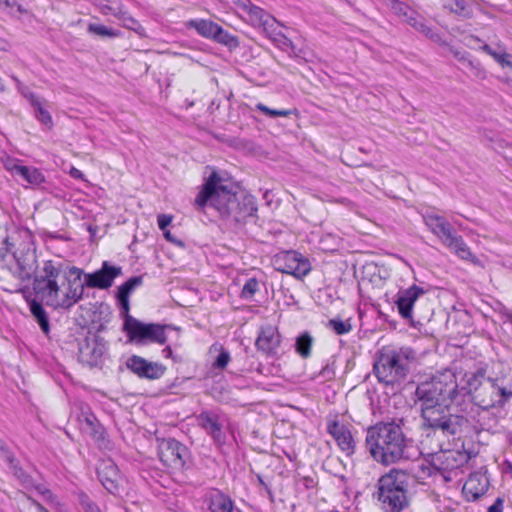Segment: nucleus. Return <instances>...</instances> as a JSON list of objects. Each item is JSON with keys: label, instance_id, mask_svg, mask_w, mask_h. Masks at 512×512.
<instances>
[{"label": "nucleus", "instance_id": "9d476101", "mask_svg": "<svg viewBox=\"0 0 512 512\" xmlns=\"http://www.w3.org/2000/svg\"><path fill=\"white\" fill-rule=\"evenodd\" d=\"M3 247H0V269L10 273L15 279L22 282L31 278L33 268L26 262V259L19 257L12 251L14 246L10 238L6 237L3 241Z\"/></svg>", "mask_w": 512, "mask_h": 512}, {"label": "nucleus", "instance_id": "4468645a", "mask_svg": "<svg viewBox=\"0 0 512 512\" xmlns=\"http://www.w3.org/2000/svg\"><path fill=\"white\" fill-rule=\"evenodd\" d=\"M158 442L159 458L165 466L175 469L185 466L186 459L189 456V451L185 445L174 438L161 439Z\"/></svg>", "mask_w": 512, "mask_h": 512}, {"label": "nucleus", "instance_id": "ea45409f", "mask_svg": "<svg viewBox=\"0 0 512 512\" xmlns=\"http://www.w3.org/2000/svg\"><path fill=\"white\" fill-rule=\"evenodd\" d=\"M88 32L101 37L110 38L117 37L119 35V33L116 30L108 28L102 24H89Z\"/></svg>", "mask_w": 512, "mask_h": 512}, {"label": "nucleus", "instance_id": "b1692460", "mask_svg": "<svg viewBox=\"0 0 512 512\" xmlns=\"http://www.w3.org/2000/svg\"><path fill=\"white\" fill-rule=\"evenodd\" d=\"M263 31L280 49H290L294 57H300L301 50H297L294 43L279 29V23L275 18L273 19V23L266 24Z\"/></svg>", "mask_w": 512, "mask_h": 512}, {"label": "nucleus", "instance_id": "1a4fd4ad", "mask_svg": "<svg viewBox=\"0 0 512 512\" xmlns=\"http://www.w3.org/2000/svg\"><path fill=\"white\" fill-rule=\"evenodd\" d=\"M166 326L161 324H145L134 317H129L124 330L131 342L146 344L148 342L164 344L167 341Z\"/></svg>", "mask_w": 512, "mask_h": 512}, {"label": "nucleus", "instance_id": "e2e57ef3", "mask_svg": "<svg viewBox=\"0 0 512 512\" xmlns=\"http://www.w3.org/2000/svg\"><path fill=\"white\" fill-rule=\"evenodd\" d=\"M258 481H259L260 485H262L263 487H265V489L270 493V490H269V488H268L267 484L264 482V480L262 479V477H261V476H258Z\"/></svg>", "mask_w": 512, "mask_h": 512}, {"label": "nucleus", "instance_id": "aec40b11", "mask_svg": "<svg viewBox=\"0 0 512 512\" xmlns=\"http://www.w3.org/2000/svg\"><path fill=\"white\" fill-rule=\"evenodd\" d=\"M13 80L17 83L19 92L29 101L30 105L35 111L36 119L45 125L48 129L53 126V120L50 113L44 108V101L37 96L35 93L19 81L18 78L13 77Z\"/></svg>", "mask_w": 512, "mask_h": 512}, {"label": "nucleus", "instance_id": "4be33fe9", "mask_svg": "<svg viewBox=\"0 0 512 512\" xmlns=\"http://www.w3.org/2000/svg\"><path fill=\"white\" fill-rule=\"evenodd\" d=\"M97 474L104 488L110 493L118 491V482L120 479L119 470L116 464L110 460H102L97 466Z\"/></svg>", "mask_w": 512, "mask_h": 512}, {"label": "nucleus", "instance_id": "37998d69", "mask_svg": "<svg viewBox=\"0 0 512 512\" xmlns=\"http://www.w3.org/2000/svg\"><path fill=\"white\" fill-rule=\"evenodd\" d=\"M8 461L10 463V469L13 474L23 483H30V477L25 473V471L18 465V463L13 459L12 456H8Z\"/></svg>", "mask_w": 512, "mask_h": 512}, {"label": "nucleus", "instance_id": "864d4df0", "mask_svg": "<svg viewBox=\"0 0 512 512\" xmlns=\"http://www.w3.org/2000/svg\"><path fill=\"white\" fill-rule=\"evenodd\" d=\"M504 500L498 497L495 502L488 508V512H502Z\"/></svg>", "mask_w": 512, "mask_h": 512}, {"label": "nucleus", "instance_id": "8fccbe9b", "mask_svg": "<svg viewBox=\"0 0 512 512\" xmlns=\"http://www.w3.org/2000/svg\"><path fill=\"white\" fill-rule=\"evenodd\" d=\"M173 217L167 214H159L157 216V224L161 231H165L171 224Z\"/></svg>", "mask_w": 512, "mask_h": 512}, {"label": "nucleus", "instance_id": "dca6fc26", "mask_svg": "<svg viewBox=\"0 0 512 512\" xmlns=\"http://www.w3.org/2000/svg\"><path fill=\"white\" fill-rule=\"evenodd\" d=\"M126 366L139 378L148 380L160 379L166 371V367L164 365L158 362L148 361L137 355H133L128 358Z\"/></svg>", "mask_w": 512, "mask_h": 512}, {"label": "nucleus", "instance_id": "7c9ffc66", "mask_svg": "<svg viewBox=\"0 0 512 512\" xmlns=\"http://www.w3.org/2000/svg\"><path fill=\"white\" fill-rule=\"evenodd\" d=\"M30 312L33 315V317L37 320L41 330L45 334H48L50 331L49 319L42 304L36 300H32L30 302Z\"/></svg>", "mask_w": 512, "mask_h": 512}, {"label": "nucleus", "instance_id": "423d86ee", "mask_svg": "<svg viewBox=\"0 0 512 512\" xmlns=\"http://www.w3.org/2000/svg\"><path fill=\"white\" fill-rule=\"evenodd\" d=\"M410 475L407 471L392 468L377 481L374 498L385 512H401L409 505L408 487Z\"/></svg>", "mask_w": 512, "mask_h": 512}, {"label": "nucleus", "instance_id": "ddd939ff", "mask_svg": "<svg viewBox=\"0 0 512 512\" xmlns=\"http://www.w3.org/2000/svg\"><path fill=\"white\" fill-rule=\"evenodd\" d=\"M106 350L107 346L104 338L95 333H89L79 341L78 359L90 367L97 366L101 363Z\"/></svg>", "mask_w": 512, "mask_h": 512}, {"label": "nucleus", "instance_id": "6e6d98bb", "mask_svg": "<svg viewBox=\"0 0 512 512\" xmlns=\"http://www.w3.org/2000/svg\"><path fill=\"white\" fill-rule=\"evenodd\" d=\"M162 353H163L165 358H172L176 362L181 360L180 358H177V357L173 356V351H172L170 346L165 347L163 349Z\"/></svg>", "mask_w": 512, "mask_h": 512}, {"label": "nucleus", "instance_id": "09e8293b", "mask_svg": "<svg viewBox=\"0 0 512 512\" xmlns=\"http://www.w3.org/2000/svg\"><path fill=\"white\" fill-rule=\"evenodd\" d=\"M491 57H493L494 60L502 67H506L510 64L509 61L512 59V54L506 52L501 53L495 50Z\"/></svg>", "mask_w": 512, "mask_h": 512}, {"label": "nucleus", "instance_id": "a18cd8bd", "mask_svg": "<svg viewBox=\"0 0 512 512\" xmlns=\"http://www.w3.org/2000/svg\"><path fill=\"white\" fill-rule=\"evenodd\" d=\"M230 353L228 350L221 347L219 355L216 357L213 367L216 369H224L230 361Z\"/></svg>", "mask_w": 512, "mask_h": 512}, {"label": "nucleus", "instance_id": "72a5a7b5", "mask_svg": "<svg viewBox=\"0 0 512 512\" xmlns=\"http://www.w3.org/2000/svg\"><path fill=\"white\" fill-rule=\"evenodd\" d=\"M454 56L462 62L464 65L467 66L471 71H473L474 75L479 78L485 77V72L480 68V65L477 61L471 58L469 53L467 52H461V51H455Z\"/></svg>", "mask_w": 512, "mask_h": 512}, {"label": "nucleus", "instance_id": "79ce46f5", "mask_svg": "<svg viewBox=\"0 0 512 512\" xmlns=\"http://www.w3.org/2000/svg\"><path fill=\"white\" fill-rule=\"evenodd\" d=\"M255 109L260 111V112H262L263 114L269 116L270 118L288 117V116H290L292 114V110H286V109L276 110V109H271V108L267 107L266 105H264L262 103L256 104Z\"/></svg>", "mask_w": 512, "mask_h": 512}, {"label": "nucleus", "instance_id": "f8f14e48", "mask_svg": "<svg viewBox=\"0 0 512 512\" xmlns=\"http://www.w3.org/2000/svg\"><path fill=\"white\" fill-rule=\"evenodd\" d=\"M122 273L123 271L121 266L114 265L109 261H103L100 269L92 273L83 272L82 276L84 277V282H81L83 291L86 287L91 289L107 290L113 285L114 280L121 276Z\"/></svg>", "mask_w": 512, "mask_h": 512}, {"label": "nucleus", "instance_id": "bf43d9fd", "mask_svg": "<svg viewBox=\"0 0 512 512\" xmlns=\"http://www.w3.org/2000/svg\"><path fill=\"white\" fill-rule=\"evenodd\" d=\"M10 48V44L3 38H0V51H8Z\"/></svg>", "mask_w": 512, "mask_h": 512}, {"label": "nucleus", "instance_id": "39448f33", "mask_svg": "<svg viewBox=\"0 0 512 512\" xmlns=\"http://www.w3.org/2000/svg\"><path fill=\"white\" fill-rule=\"evenodd\" d=\"M464 377L467 397L471 396L472 401L483 410L503 407L512 397V390L499 385L497 379L487 378L484 368L467 372Z\"/></svg>", "mask_w": 512, "mask_h": 512}, {"label": "nucleus", "instance_id": "a19ab883", "mask_svg": "<svg viewBox=\"0 0 512 512\" xmlns=\"http://www.w3.org/2000/svg\"><path fill=\"white\" fill-rule=\"evenodd\" d=\"M259 290V282L256 278H249L241 291V298L243 299H252L256 292Z\"/></svg>", "mask_w": 512, "mask_h": 512}, {"label": "nucleus", "instance_id": "473e14b6", "mask_svg": "<svg viewBox=\"0 0 512 512\" xmlns=\"http://www.w3.org/2000/svg\"><path fill=\"white\" fill-rule=\"evenodd\" d=\"M21 178L33 185H39L45 181V177L42 172L35 167H28L22 165L18 168V173Z\"/></svg>", "mask_w": 512, "mask_h": 512}, {"label": "nucleus", "instance_id": "49530a36", "mask_svg": "<svg viewBox=\"0 0 512 512\" xmlns=\"http://www.w3.org/2000/svg\"><path fill=\"white\" fill-rule=\"evenodd\" d=\"M452 12L466 16L469 14L468 5L465 0H453V3L450 6Z\"/></svg>", "mask_w": 512, "mask_h": 512}, {"label": "nucleus", "instance_id": "4d7b16f0", "mask_svg": "<svg viewBox=\"0 0 512 512\" xmlns=\"http://www.w3.org/2000/svg\"><path fill=\"white\" fill-rule=\"evenodd\" d=\"M394 8L397 10L398 13L403 14L406 17V19L410 16L407 13L408 7L405 6L404 4L398 2L396 3V6Z\"/></svg>", "mask_w": 512, "mask_h": 512}, {"label": "nucleus", "instance_id": "e433bc0d", "mask_svg": "<svg viewBox=\"0 0 512 512\" xmlns=\"http://www.w3.org/2000/svg\"><path fill=\"white\" fill-rule=\"evenodd\" d=\"M213 40L220 44H224L229 48H236L239 45L237 37L231 35L219 25L215 31Z\"/></svg>", "mask_w": 512, "mask_h": 512}, {"label": "nucleus", "instance_id": "7ed1b4c3", "mask_svg": "<svg viewBox=\"0 0 512 512\" xmlns=\"http://www.w3.org/2000/svg\"><path fill=\"white\" fill-rule=\"evenodd\" d=\"M366 446L375 461L389 465L404 457L407 439L400 425L380 422L367 430Z\"/></svg>", "mask_w": 512, "mask_h": 512}, {"label": "nucleus", "instance_id": "de8ad7c7", "mask_svg": "<svg viewBox=\"0 0 512 512\" xmlns=\"http://www.w3.org/2000/svg\"><path fill=\"white\" fill-rule=\"evenodd\" d=\"M79 500L85 512H102L100 508L95 503H93L87 495L81 494Z\"/></svg>", "mask_w": 512, "mask_h": 512}, {"label": "nucleus", "instance_id": "3c124183", "mask_svg": "<svg viewBox=\"0 0 512 512\" xmlns=\"http://www.w3.org/2000/svg\"><path fill=\"white\" fill-rule=\"evenodd\" d=\"M22 165L18 164V160L16 159H13V158H7L5 161H4V167L8 170V171H11L13 173H15L17 175L18 173V168L21 167Z\"/></svg>", "mask_w": 512, "mask_h": 512}, {"label": "nucleus", "instance_id": "6e6552de", "mask_svg": "<svg viewBox=\"0 0 512 512\" xmlns=\"http://www.w3.org/2000/svg\"><path fill=\"white\" fill-rule=\"evenodd\" d=\"M424 221L431 232L436 235L444 245L454 251V253L464 260L475 261L476 257L472 254L462 236L457 235L451 224L442 216L436 214H426Z\"/></svg>", "mask_w": 512, "mask_h": 512}, {"label": "nucleus", "instance_id": "2eb2a0df", "mask_svg": "<svg viewBox=\"0 0 512 512\" xmlns=\"http://www.w3.org/2000/svg\"><path fill=\"white\" fill-rule=\"evenodd\" d=\"M276 263L279 264L277 267L278 271L293 275L298 279L306 276L311 270V265L308 259L295 251H288L284 253L281 258L276 260Z\"/></svg>", "mask_w": 512, "mask_h": 512}, {"label": "nucleus", "instance_id": "6ab92c4d", "mask_svg": "<svg viewBox=\"0 0 512 512\" xmlns=\"http://www.w3.org/2000/svg\"><path fill=\"white\" fill-rule=\"evenodd\" d=\"M281 344V335L278 328L271 324L262 325L259 328L255 341L256 348L268 356L277 354Z\"/></svg>", "mask_w": 512, "mask_h": 512}, {"label": "nucleus", "instance_id": "f704fd0d", "mask_svg": "<svg viewBox=\"0 0 512 512\" xmlns=\"http://www.w3.org/2000/svg\"><path fill=\"white\" fill-rule=\"evenodd\" d=\"M313 345V338L308 333H303L297 337L295 348L297 353L302 358H308L311 355V348Z\"/></svg>", "mask_w": 512, "mask_h": 512}, {"label": "nucleus", "instance_id": "9b49d317", "mask_svg": "<svg viewBox=\"0 0 512 512\" xmlns=\"http://www.w3.org/2000/svg\"><path fill=\"white\" fill-rule=\"evenodd\" d=\"M437 448L438 451L431 453V465L437 471L442 472L444 479L448 481L451 478L445 473L463 467L467 464L470 456L466 450L445 449L442 443H439Z\"/></svg>", "mask_w": 512, "mask_h": 512}, {"label": "nucleus", "instance_id": "a211bd4d", "mask_svg": "<svg viewBox=\"0 0 512 512\" xmlns=\"http://www.w3.org/2000/svg\"><path fill=\"white\" fill-rule=\"evenodd\" d=\"M424 294L425 290L415 284L398 291L394 303L403 319L410 320L413 318V306L419 297Z\"/></svg>", "mask_w": 512, "mask_h": 512}, {"label": "nucleus", "instance_id": "680f3d73", "mask_svg": "<svg viewBox=\"0 0 512 512\" xmlns=\"http://www.w3.org/2000/svg\"><path fill=\"white\" fill-rule=\"evenodd\" d=\"M35 510L37 512H49L44 506H42L40 503H35Z\"/></svg>", "mask_w": 512, "mask_h": 512}, {"label": "nucleus", "instance_id": "5701e85b", "mask_svg": "<svg viewBox=\"0 0 512 512\" xmlns=\"http://www.w3.org/2000/svg\"><path fill=\"white\" fill-rule=\"evenodd\" d=\"M489 485V479L485 475L472 473L464 483L463 493L468 501H476L487 492Z\"/></svg>", "mask_w": 512, "mask_h": 512}, {"label": "nucleus", "instance_id": "412c9836", "mask_svg": "<svg viewBox=\"0 0 512 512\" xmlns=\"http://www.w3.org/2000/svg\"><path fill=\"white\" fill-rule=\"evenodd\" d=\"M327 431L334 438L337 445L343 452L347 455L354 453L355 442L351 432L345 425L340 424L337 420H332L328 422Z\"/></svg>", "mask_w": 512, "mask_h": 512}, {"label": "nucleus", "instance_id": "20e7f679", "mask_svg": "<svg viewBox=\"0 0 512 512\" xmlns=\"http://www.w3.org/2000/svg\"><path fill=\"white\" fill-rule=\"evenodd\" d=\"M69 276L65 274L67 288L62 290L58 280H34L33 289L36 296L47 306L53 308L70 309L83 298L81 278L83 270L72 266L68 269Z\"/></svg>", "mask_w": 512, "mask_h": 512}, {"label": "nucleus", "instance_id": "c03bdc74", "mask_svg": "<svg viewBox=\"0 0 512 512\" xmlns=\"http://www.w3.org/2000/svg\"><path fill=\"white\" fill-rule=\"evenodd\" d=\"M116 297L118 299L119 306H120V315L124 320L123 330H125L127 327V320L129 319V317H132L129 314V310H130L129 297H124V296H116Z\"/></svg>", "mask_w": 512, "mask_h": 512}, {"label": "nucleus", "instance_id": "13d9d810", "mask_svg": "<svg viewBox=\"0 0 512 512\" xmlns=\"http://www.w3.org/2000/svg\"><path fill=\"white\" fill-rule=\"evenodd\" d=\"M70 175L73 178H76V179H82L83 178V173L80 170L76 169V168H72L71 169Z\"/></svg>", "mask_w": 512, "mask_h": 512}, {"label": "nucleus", "instance_id": "f03ea898", "mask_svg": "<svg viewBox=\"0 0 512 512\" xmlns=\"http://www.w3.org/2000/svg\"><path fill=\"white\" fill-rule=\"evenodd\" d=\"M237 189L232 181L213 171L197 194L194 204L199 210L206 206L215 209L223 220L230 223L243 224L255 216L257 205L253 196Z\"/></svg>", "mask_w": 512, "mask_h": 512}, {"label": "nucleus", "instance_id": "2f4dec72", "mask_svg": "<svg viewBox=\"0 0 512 512\" xmlns=\"http://www.w3.org/2000/svg\"><path fill=\"white\" fill-rule=\"evenodd\" d=\"M42 275L36 276L34 280H58L63 273V265L47 260L43 264Z\"/></svg>", "mask_w": 512, "mask_h": 512}, {"label": "nucleus", "instance_id": "a878e982", "mask_svg": "<svg viewBox=\"0 0 512 512\" xmlns=\"http://www.w3.org/2000/svg\"><path fill=\"white\" fill-rule=\"evenodd\" d=\"M210 512H232L234 503L232 499L220 490H212L206 499Z\"/></svg>", "mask_w": 512, "mask_h": 512}, {"label": "nucleus", "instance_id": "603ef678", "mask_svg": "<svg viewBox=\"0 0 512 512\" xmlns=\"http://www.w3.org/2000/svg\"><path fill=\"white\" fill-rule=\"evenodd\" d=\"M0 8H17L18 11H21V5L19 4L18 0H0Z\"/></svg>", "mask_w": 512, "mask_h": 512}, {"label": "nucleus", "instance_id": "c756f323", "mask_svg": "<svg viewBox=\"0 0 512 512\" xmlns=\"http://www.w3.org/2000/svg\"><path fill=\"white\" fill-rule=\"evenodd\" d=\"M189 28H194L201 36L213 39L218 24L210 20H190L187 23Z\"/></svg>", "mask_w": 512, "mask_h": 512}, {"label": "nucleus", "instance_id": "c9c22d12", "mask_svg": "<svg viewBox=\"0 0 512 512\" xmlns=\"http://www.w3.org/2000/svg\"><path fill=\"white\" fill-rule=\"evenodd\" d=\"M143 284V276H134L118 287L116 296L129 297L130 294Z\"/></svg>", "mask_w": 512, "mask_h": 512}, {"label": "nucleus", "instance_id": "0eeeda50", "mask_svg": "<svg viewBox=\"0 0 512 512\" xmlns=\"http://www.w3.org/2000/svg\"><path fill=\"white\" fill-rule=\"evenodd\" d=\"M413 359L414 352L410 348L384 351L374 363L375 376L386 386H400L410 372V363Z\"/></svg>", "mask_w": 512, "mask_h": 512}, {"label": "nucleus", "instance_id": "0e129e2a", "mask_svg": "<svg viewBox=\"0 0 512 512\" xmlns=\"http://www.w3.org/2000/svg\"><path fill=\"white\" fill-rule=\"evenodd\" d=\"M506 318H507L508 322L512 325V312H507Z\"/></svg>", "mask_w": 512, "mask_h": 512}, {"label": "nucleus", "instance_id": "bb28decb", "mask_svg": "<svg viewBox=\"0 0 512 512\" xmlns=\"http://www.w3.org/2000/svg\"><path fill=\"white\" fill-rule=\"evenodd\" d=\"M242 8L248 14L249 20L253 26L262 27V29H264L266 24L273 23L274 17L262 8L254 5L250 0H245L242 3Z\"/></svg>", "mask_w": 512, "mask_h": 512}, {"label": "nucleus", "instance_id": "4c0bfd02", "mask_svg": "<svg viewBox=\"0 0 512 512\" xmlns=\"http://www.w3.org/2000/svg\"><path fill=\"white\" fill-rule=\"evenodd\" d=\"M328 328L332 329L337 335H344L352 330L350 320H342L341 318H332L328 321Z\"/></svg>", "mask_w": 512, "mask_h": 512}, {"label": "nucleus", "instance_id": "f3484780", "mask_svg": "<svg viewBox=\"0 0 512 512\" xmlns=\"http://www.w3.org/2000/svg\"><path fill=\"white\" fill-rule=\"evenodd\" d=\"M197 424L201 427L217 444L225 442L223 432L224 418L213 410L201 411L196 416Z\"/></svg>", "mask_w": 512, "mask_h": 512}, {"label": "nucleus", "instance_id": "052dcab7", "mask_svg": "<svg viewBox=\"0 0 512 512\" xmlns=\"http://www.w3.org/2000/svg\"><path fill=\"white\" fill-rule=\"evenodd\" d=\"M482 50L484 52H486L488 55L492 56V54L494 53V49H492L488 44H485L482 46Z\"/></svg>", "mask_w": 512, "mask_h": 512}, {"label": "nucleus", "instance_id": "5fc2aeb1", "mask_svg": "<svg viewBox=\"0 0 512 512\" xmlns=\"http://www.w3.org/2000/svg\"><path fill=\"white\" fill-rule=\"evenodd\" d=\"M165 239L171 243H175L178 246H183L184 243L181 240H176V238L171 234L170 230L165 229V231H162Z\"/></svg>", "mask_w": 512, "mask_h": 512}, {"label": "nucleus", "instance_id": "58836bf2", "mask_svg": "<svg viewBox=\"0 0 512 512\" xmlns=\"http://www.w3.org/2000/svg\"><path fill=\"white\" fill-rule=\"evenodd\" d=\"M122 22L123 26L135 31L137 34L143 36L145 34V29L142 27V25L133 18L127 11V9L123 12V16H120L118 19Z\"/></svg>", "mask_w": 512, "mask_h": 512}, {"label": "nucleus", "instance_id": "69168bd1", "mask_svg": "<svg viewBox=\"0 0 512 512\" xmlns=\"http://www.w3.org/2000/svg\"><path fill=\"white\" fill-rule=\"evenodd\" d=\"M0 91L1 92L5 91V86H4V83H3V79L1 77H0Z\"/></svg>", "mask_w": 512, "mask_h": 512}, {"label": "nucleus", "instance_id": "c85d7f7f", "mask_svg": "<svg viewBox=\"0 0 512 512\" xmlns=\"http://www.w3.org/2000/svg\"><path fill=\"white\" fill-rule=\"evenodd\" d=\"M414 13L411 12L410 16L407 18V23H409L412 27H414L417 31L424 34L426 37L430 38L436 43H441L442 38L440 34L434 30H432L430 27L426 25V23L423 21V19L414 16Z\"/></svg>", "mask_w": 512, "mask_h": 512}, {"label": "nucleus", "instance_id": "cd10ccee", "mask_svg": "<svg viewBox=\"0 0 512 512\" xmlns=\"http://www.w3.org/2000/svg\"><path fill=\"white\" fill-rule=\"evenodd\" d=\"M94 5L104 16H114L119 19L126 10L125 5L120 0H94Z\"/></svg>", "mask_w": 512, "mask_h": 512}, {"label": "nucleus", "instance_id": "393cba45", "mask_svg": "<svg viewBox=\"0 0 512 512\" xmlns=\"http://www.w3.org/2000/svg\"><path fill=\"white\" fill-rule=\"evenodd\" d=\"M80 429L83 433L89 435L95 440H100L103 438V427L97 420L94 414L89 411H82L78 416Z\"/></svg>", "mask_w": 512, "mask_h": 512}, {"label": "nucleus", "instance_id": "f257e3e1", "mask_svg": "<svg viewBox=\"0 0 512 512\" xmlns=\"http://www.w3.org/2000/svg\"><path fill=\"white\" fill-rule=\"evenodd\" d=\"M415 396L421 411L422 427L430 430L427 436H455L467 423L463 415L449 411L452 405L462 407L467 401L466 387L459 386L456 375L451 370H445L420 382Z\"/></svg>", "mask_w": 512, "mask_h": 512}]
</instances>
